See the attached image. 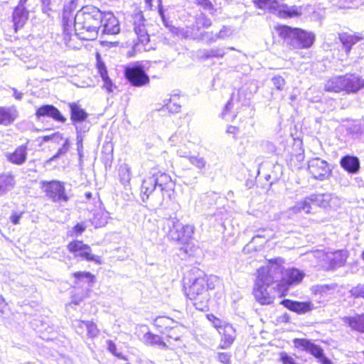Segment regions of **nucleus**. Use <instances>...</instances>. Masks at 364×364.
<instances>
[{"label":"nucleus","instance_id":"nucleus-1","mask_svg":"<svg viewBox=\"0 0 364 364\" xmlns=\"http://www.w3.org/2000/svg\"><path fill=\"white\" fill-rule=\"evenodd\" d=\"M188 282H185V291L191 300H199L195 302L196 309L203 310L208 300V289H213L219 282L216 276H208L199 269L193 270L189 274Z\"/></svg>","mask_w":364,"mask_h":364},{"label":"nucleus","instance_id":"nucleus-2","mask_svg":"<svg viewBox=\"0 0 364 364\" xmlns=\"http://www.w3.org/2000/svg\"><path fill=\"white\" fill-rule=\"evenodd\" d=\"M103 14L94 6H83L74 17L76 35L82 40L96 39L100 31Z\"/></svg>","mask_w":364,"mask_h":364},{"label":"nucleus","instance_id":"nucleus-3","mask_svg":"<svg viewBox=\"0 0 364 364\" xmlns=\"http://www.w3.org/2000/svg\"><path fill=\"white\" fill-rule=\"evenodd\" d=\"M282 273V267L277 264H272L270 267H262L257 270L254 296L261 304H269L273 302L274 296L271 294L268 288L280 278Z\"/></svg>","mask_w":364,"mask_h":364},{"label":"nucleus","instance_id":"nucleus-4","mask_svg":"<svg viewBox=\"0 0 364 364\" xmlns=\"http://www.w3.org/2000/svg\"><path fill=\"white\" fill-rule=\"evenodd\" d=\"M339 203L340 199L332 194H312L298 201L294 206L290 207L286 213L290 218L300 213H310L312 204L324 208L327 206L336 208Z\"/></svg>","mask_w":364,"mask_h":364},{"label":"nucleus","instance_id":"nucleus-5","mask_svg":"<svg viewBox=\"0 0 364 364\" xmlns=\"http://www.w3.org/2000/svg\"><path fill=\"white\" fill-rule=\"evenodd\" d=\"M277 31L279 36L293 48H309L315 41V35L313 33L301 28L281 26L278 27Z\"/></svg>","mask_w":364,"mask_h":364},{"label":"nucleus","instance_id":"nucleus-6","mask_svg":"<svg viewBox=\"0 0 364 364\" xmlns=\"http://www.w3.org/2000/svg\"><path fill=\"white\" fill-rule=\"evenodd\" d=\"M163 230L171 240L186 242L193 235L194 226L183 225L177 218H170L164 220Z\"/></svg>","mask_w":364,"mask_h":364},{"label":"nucleus","instance_id":"nucleus-7","mask_svg":"<svg viewBox=\"0 0 364 364\" xmlns=\"http://www.w3.org/2000/svg\"><path fill=\"white\" fill-rule=\"evenodd\" d=\"M70 109V120L75 126L77 133H85L90 129L89 122L87 121L88 114L76 102L69 103Z\"/></svg>","mask_w":364,"mask_h":364},{"label":"nucleus","instance_id":"nucleus-8","mask_svg":"<svg viewBox=\"0 0 364 364\" xmlns=\"http://www.w3.org/2000/svg\"><path fill=\"white\" fill-rule=\"evenodd\" d=\"M42 188L46 196L55 203L67 202L69 199L65 193L64 183L60 181H43Z\"/></svg>","mask_w":364,"mask_h":364},{"label":"nucleus","instance_id":"nucleus-9","mask_svg":"<svg viewBox=\"0 0 364 364\" xmlns=\"http://www.w3.org/2000/svg\"><path fill=\"white\" fill-rule=\"evenodd\" d=\"M124 75L130 84L135 87H142L149 82V77L139 63L127 67Z\"/></svg>","mask_w":364,"mask_h":364},{"label":"nucleus","instance_id":"nucleus-10","mask_svg":"<svg viewBox=\"0 0 364 364\" xmlns=\"http://www.w3.org/2000/svg\"><path fill=\"white\" fill-rule=\"evenodd\" d=\"M68 249L75 257H80L82 259L100 264V257L92 255L90 247L80 240H74L70 242L68 245Z\"/></svg>","mask_w":364,"mask_h":364},{"label":"nucleus","instance_id":"nucleus-11","mask_svg":"<svg viewBox=\"0 0 364 364\" xmlns=\"http://www.w3.org/2000/svg\"><path fill=\"white\" fill-rule=\"evenodd\" d=\"M308 169L314 178L320 181L326 179L331 172L327 162L319 158L311 159L309 161Z\"/></svg>","mask_w":364,"mask_h":364},{"label":"nucleus","instance_id":"nucleus-12","mask_svg":"<svg viewBox=\"0 0 364 364\" xmlns=\"http://www.w3.org/2000/svg\"><path fill=\"white\" fill-rule=\"evenodd\" d=\"M100 32L102 34L114 35L119 33V21L112 13L103 14V19L100 26Z\"/></svg>","mask_w":364,"mask_h":364},{"label":"nucleus","instance_id":"nucleus-13","mask_svg":"<svg viewBox=\"0 0 364 364\" xmlns=\"http://www.w3.org/2000/svg\"><path fill=\"white\" fill-rule=\"evenodd\" d=\"M36 117L39 121L43 117H50L62 123L66 121V119L62 115L58 109L51 105H45L38 107L36 112Z\"/></svg>","mask_w":364,"mask_h":364},{"label":"nucleus","instance_id":"nucleus-14","mask_svg":"<svg viewBox=\"0 0 364 364\" xmlns=\"http://www.w3.org/2000/svg\"><path fill=\"white\" fill-rule=\"evenodd\" d=\"M153 174L159 191L163 194L166 193L170 197L175 186L171 176L166 173L161 172L154 173Z\"/></svg>","mask_w":364,"mask_h":364},{"label":"nucleus","instance_id":"nucleus-15","mask_svg":"<svg viewBox=\"0 0 364 364\" xmlns=\"http://www.w3.org/2000/svg\"><path fill=\"white\" fill-rule=\"evenodd\" d=\"M134 29L138 36V40L144 44L149 41V35L145 28V19L141 12L135 14L133 16Z\"/></svg>","mask_w":364,"mask_h":364},{"label":"nucleus","instance_id":"nucleus-16","mask_svg":"<svg viewBox=\"0 0 364 364\" xmlns=\"http://www.w3.org/2000/svg\"><path fill=\"white\" fill-rule=\"evenodd\" d=\"M296 348L305 350L318 358L321 356L323 350L321 347L304 338H297L294 341Z\"/></svg>","mask_w":364,"mask_h":364},{"label":"nucleus","instance_id":"nucleus-17","mask_svg":"<svg viewBox=\"0 0 364 364\" xmlns=\"http://www.w3.org/2000/svg\"><path fill=\"white\" fill-rule=\"evenodd\" d=\"M286 308L297 314H302L311 311L314 304L311 301H295L289 299H284L281 302Z\"/></svg>","mask_w":364,"mask_h":364},{"label":"nucleus","instance_id":"nucleus-18","mask_svg":"<svg viewBox=\"0 0 364 364\" xmlns=\"http://www.w3.org/2000/svg\"><path fill=\"white\" fill-rule=\"evenodd\" d=\"M238 108L239 103L232 94L221 113V117L228 122L233 121L237 116Z\"/></svg>","mask_w":364,"mask_h":364},{"label":"nucleus","instance_id":"nucleus-19","mask_svg":"<svg viewBox=\"0 0 364 364\" xmlns=\"http://www.w3.org/2000/svg\"><path fill=\"white\" fill-rule=\"evenodd\" d=\"M222 339L220 344V348L222 349H227L233 343L236 333L233 326L229 323H225L222 329Z\"/></svg>","mask_w":364,"mask_h":364},{"label":"nucleus","instance_id":"nucleus-20","mask_svg":"<svg viewBox=\"0 0 364 364\" xmlns=\"http://www.w3.org/2000/svg\"><path fill=\"white\" fill-rule=\"evenodd\" d=\"M345 78V91L347 92H356L364 87V80L353 74H346Z\"/></svg>","mask_w":364,"mask_h":364},{"label":"nucleus","instance_id":"nucleus-21","mask_svg":"<svg viewBox=\"0 0 364 364\" xmlns=\"http://www.w3.org/2000/svg\"><path fill=\"white\" fill-rule=\"evenodd\" d=\"M18 113L14 106L0 107V124L8 126L18 117Z\"/></svg>","mask_w":364,"mask_h":364},{"label":"nucleus","instance_id":"nucleus-22","mask_svg":"<svg viewBox=\"0 0 364 364\" xmlns=\"http://www.w3.org/2000/svg\"><path fill=\"white\" fill-rule=\"evenodd\" d=\"M326 257L330 262L329 267L335 269L344 265L348 257V254L345 250H338L328 253Z\"/></svg>","mask_w":364,"mask_h":364},{"label":"nucleus","instance_id":"nucleus-23","mask_svg":"<svg viewBox=\"0 0 364 364\" xmlns=\"http://www.w3.org/2000/svg\"><path fill=\"white\" fill-rule=\"evenodd\" d=\"M72 4L73 3H70V5L65 6L63 9L62 23L65 35H69L70 32L72 31L73 26H74V18L73 17L71 8Z\"/></svg>","mask_w":364,"mask_h":364},{"label":"nucleus","instance_id":"nucleus-24","mask_svg":"<svg viewBox=\"0 0 364 364\" xmlns=\"http://www.w3.org/2000/svg\"><path fill=\"white\" fill-rule=\"evenodd\" d=\"M341 166L350 173H356L360 168V162L357 157L345 156L341 159Z\"/></svg>","mask_w":364,"mask_h":364},{"label":"nucleus","instance_id":"nucleus-25","mask_svg":"<svg viewBox=\"0 0 364 364\" xmlns=\"http://www.w3.org/2000/svg\"><path fill=\"white\" fill-rule=\"evenodd\" d=\"M27 158V147L26 146H20L16 150L7 155L8 160L14 164H23Z\"/></svg>","mask_w":364,"mask_h":364},{"label":"nucleus","instance_id":"nucleus-26","mask_svg":"<svg viewBox=\"0 0 364 364\" xmlns=\"http://www.w3.org/2000/svg\"><path fill=\"white\" fill-rule=\"evenodd\" d=\"M345 78L343 76H334L325 84V90L328 92H339L345 90Z\"/></svg>","mask_w":364,"mask_h":364},{"label":"nucleus","instance_id":"nucleus-27","mask_svg":"<svg viewBox=\"0 0 364 364\" xmlns=\"http://www.w3.org/2000/svg\"><path fill=\"white\" fill-rule=\"evenodd\" d=\"M304 275L302 271L296 268H290L286 269L284 273V278L291 285L297 284L302 281Z\"/></svg>","mask_w":364,"mask_h":364},{"label":"nucleus","instance_id":"nucleus-28","mask_svg":"<svg viewBox=\"0 0 364 364\" xmlns=\"http://www.w3.org/2000/svg\"><path fill=\"white\" fill-rule=\"evenodd\" d=\"M28 13L26 8L16 7L13 13V21L16 29L21 28L28 19Z\"/></svg>","mask_w":364,"mask_h":364},{"label":"nucleus","instance_id":"nucleus-29","mask_svg":"<svg viewBox=\"0 0 364 364\" xmlns=\"http://www.w3.org/2000/svg\"><path fill=\"white\" fill-rule=\"evenodd\" d=\"M343 320L352 329L364 332V314L353 317H345Z\"/></svg>","mask_w":364,"mask_h":364},{"label":"nucleus","instance_id":"nucleus-30","mask_svg":"<svg viewBox=\"0 0 364 364\" xmlns=\"http://www.w3.org/2000/svg\"><path fill=\"white\" fill-rule=\"evenodd\" d=\"M223 30H220L218 33H213V32L203 31V34L196 33L193 34L195 38H198V41H203L208 44L213 43L218 39L225 38V36H223Z\"/></svg>","mask_w":364,"mask_h":364},{"label":"nucleus","instance_id":"nucleus-31","mask_svg":"<svg viewBox=\"0 0 364 364\" xmlns=\"http://www.w3.org/2000/svg\"><path fill=\"white\" fill-rule=\"evenodd\" d=\"M15 184V180L11 174L0 175V196L11 190Z\"/></svg>","mask_w":364,"mask_h":364},{"label":"nucleus","instance_id":"nucleus-32","mask_svg":"<svg viewBox=\"0 0 364 364\" xmlns=\"http://www.w3.org/2000/svg\"><path fill=\"white\" fill-rule=\"evenodd\" d=\"M361 39L362 37L347 33L340 35V40L342 42L346 53H349L351 47Z\"/></svg>","mask_w":364,"mask_h":364},{"label":"nucleus","instance_id":"nucleus-33","mask_svg":"<svg viewBox=\"0 0 364 364\" xmlns=\"http://www.w3.org/2000/svg\"><path fill=\"white\" fill-rule=\"evenodd\" d=\"M158 190L157 184L154 176V174L143 181L141 185V193L149 198V196L154 191Z\"/></svg>","mask_w":364,"mask_h":364},{"label":"nucleus","instance_id":"nucleus-34","mask_svg":"<svg viewBox=\"0 0 364 364\" xmlns=\"http://www.w3.org/2000/svg\"><path fill=\"white\" fill-rule=\"evenodd\" d=\"M204 31L201 30L200 27H196V23L191 27H187L186 29L182 28L178 30L177 32L178 36H181L184 38H191L193 40H198V38H195L193 37V34H203Z\"/></svg>","mask_w":364,"mask_h":364},{"label":"nucleus","instance_id":"nucleus-35","mask_svg":"<svg viewBox=\"0 0 364 364\" xmlns=\"http://www.w3.org/2000/svg\"><path fill=\"white\" fill-rule=\"evenodd\" d=\"M42 4V11L48 16L50 12L57 11L61 5L62 0H41Z\"/></svg>","mask_w":364,"mask_h":364},{"label":"nucleus","instance_id":"nucleus-36","mask_svg":"<svg viewBox=\"0 0 364 364\" xmlns=\"http://www.w3.org/2000/svg\"><path fill=\"white\" fill-rule=\"evenodd\" d=\"M184 329L185 328L183 325L176 321L175 323L172 324L164 333H166L169 338L177 341L183 333Z\"/></svg>","mask_w":364,"mask_h":364},{"label":"nucleus","instance_id":"nucleus-37","mask_svg":"<svg viewBox=\"0 0 364 364\" xmlns=\"http://www.w3.org/2000/svg\"><path fill=\"white\" fill-rule=\"evenodd\" d=\"M119 178L124 186L129 183L131 180V168L127 164H122L119 166Z\"/></svg>","mask_w":364,"mask_h":364},{"label":"nucleus","instance_id":"nucleus-38","mask_svg":"<svg viewBox=\"0 0 364 364\" xmlns=\"http://www.w3.org/2000/svg\"><path fill=\"white\" fill-rule=\"evenodd\" d=\"M189 163L193 165L199 172H202L207 166V161L205 159L199 154L191 155L188 159Z\"/></svg>","mask_w":364,"mask_h":364},{"label":"nucleus","instance_id":"nucleus-39","mask_svg":"<svg viewBox=\"0 0 364 364\" xmlns=\"http://www.w3.org/2000/svg\"><path fill=\"white\" fill-rule=\"evenodd\" d=\"M175 321L168 317L159 316L154 320V325L161 328L163 331L165 332L171 327V326H172V324L175 323Z\"/></svg>","mask_w":364,"mask_h":364},{"label":"nucleus","instance_id":"nucleus-40","mask_svg":"<svg viewBox=\"0 0 364 364\" xmlns=\"http://www.w3.org/2000/svg\"><path fill=\"white\" fill-rule=\"evenodd\" d=\"M73 275L77 281H85L88 285L94 282V276L88 272H77Z\"/></svg>","mask_w":364,"mask_h":364},{"label":"nucleus","instance_id":"nucleus-41","mask_svg":"<svg viewBox=\"0 0 364 364\" xmlns=\"http://www.w3.org/2000/svg\"><path fill=\"white\" fill-rule=\"evenodd\" d=\"M289 285L290 284H288L287 281L284 279L277 283V285L273 287V289L279 296H284L287 292Z\"/></svg>","mask_w":364,"mask_h":364},{"label":"nucleus","instance_id":"nucleus-42","mask_svg":"<svg viewBox=\"0 0 364 364\" xmlns=\"http://www.w3.org/2000/svg\"><path fill=\"white\" fill-rule=\"evenodd\" d=\"M225 51L222 48H211L210 50H205L203 51V56L205 58L217 57V58H223L225 55Z\"/></svg>","mask_w":364,"mask_h":364},{"label":"nucleus","instance_id":"nucleus-43","mask_svg":"<svg viewBox=\"0 0 364 364\" xmlns=\"http://www.w3.org/2000/svg\"><path fill=\"white\" fill-rule=\"evenodd\" d=\"M146 338L148 342L151 344L157 345L163 348L167 347L166 344L162 341L161 338L159 336L154 335L151 333H147L146 335Z\"/></svg>","mask_w":364,"mask_h":364},{"label":"nucleus","instance_id":"nucleus-44","mask_svg":"<svg viewBox=\"0 0 364 364\" xmlns=\"http://www.w3.org/2000/svg\"><path fill=\"white\" fill-rule=\"evenodd\" d=\"M196 26L203 28H208L211 26L212 21L203 14L199 15L196 18Z\"/></svg>","mask_w":364,"mask_h":364},{"label":"nucleus","instance_id":"nucleus-45","mask_svg":"<svg viewBox=\"0 0 364 364\" xmlns=\"http://www.w3.org/2000/svg\"><path fill=\"white\" fill-rule=\"evenodd\" d=\"M87 335L90 338H94L99 335V329L97 325L92 321H87L86 324Z\"/></svg>","mask_w":364,"mask_h":364},{"label":"nucleus","instance_id":"nucleus-46","mask_svg":"<svg viewBox=\"0 0 364 364\" xmlns=\"http://www.w3.org/2000/svg\"><path fill=\"white\" fill-rule=\"evenodd\" d=\"M272 237V231L268 229H261L257 231V234L252 237V241L257 238H264L269 240Z\"/></svg>","mask_w":364,"mask_h":364},{"label":"nucleus","instance_id":"nucleus-47","mask_svg":"<svg viewBox=\"0 0 364 364\" xmlns=\"http://www.w3.org/2000/svg\"><path fill=\"white\" fill-rule=\"evenodd\" d=\"M272 82L274 87L278 90H283L285 85V80L280 75L274 76L272 78Z\"/></svg>","mask_w":364,"mask_h":364},{"label":"nucleus","instance_id":"nucleus-48","mask_svg":"<svg viewBox=\"0 0 364 364\" xmlns=\"http://www.w3.org/2000/svg\"><path fill=\"white\" fill-rule=\"evenodd\" d=\"M211 318H213V324L214 327L215 328H217V330L218 331V332L220 333H221L222 329L223 328L224 324L225 323L223 322L221 320L216 318L214 315H208V318L209 319V321H211Z\"/></svg>","mask_w":364,"mask_h":364},{"label":"nucleus","instance_id":"nucleus-49","mask_svg":"<svg viewBox=\"0 0 364 364\" xmlns=\"http://www.w3.org/2000/svg\"><path fill=\"white\" fill-rule=\"evenodd\" d=\"M63 139L62 135L59 132L54 133L51 135H46L43 136V141L45 142L49 141H53L55 142H59Z\"/></svg>","mask_w":364,"mask_h":364},{"label":"nucleus","instance_id":"nucleus-50","mask_svg":"<svg viewBox=\"0 0 364 364\" xmlns=\"http://www.w3.org/2000/svg\"><path fill=\"white\" fill-rule=\"evenodd\" d=\"M107 344V350L112 353L114 355L118 357V358H121L122 357V353H118L117 352V346L116 345L112 342V341L111 340H107L106 341Z\"/></svg>","mask_w":364,"mask_h":364},{"label":"nucleus","instance_id":"nucleus-51","mask_svg":"<svg viewBox=\"0 0 364 364\" xmlns=\"http://www.w3.org/2000/svg\"><path fill=\"white\" fill-rule=\"evenodd\" d=\"M87 323V321L76 320L75 321L73 322V325L76 328L77 332L79 334H81L83 333L84 328H86Z\"/></svg>","mask_w":364,"mask_h":364},{"label":"nucleus","instance_id":"nucleus-52","mask_svg":"<svg viewBox=\"0 0 364 364\" xmlns=\"http://www.w3.org/2000/svg\"><path fill=\"white\" fill-rule=\"evenodd\" d=\"M69 148H70V141H69L68 139H66L63 144V146L58 149L57 154L53 156V158L54 159L57 158V157L60 156V155L65 154L66 152L68 151Z\"/></svg>","mask_w":364,"mask_h":364},{"label":"nucleus","instance_id":"nucleus-53","mask_svg":"<svg viewBox=\"0 0 364 364\" xmlns=\"http://www.w3.org/2000/svg\"><path fill=\"white\" fill-rule=\"evenodd\" d=\"M231 355L228 353H219L218 360L223 364H230Z\"/></svg>","mask_w":364,"mask_h":364},{"label":"nucleus","instance_id":"nucleus-54","mask_svg":"<svg viewBox=\"0 0 364 364\" xmlns=\"http://www.w3.org/2000/svg\"><path fill=\"white\" fill-rule=\"evenodd\" d=\"M177 154L180 157L185 158V159H188L189 158V156L191 155V151L188 149H187L186 147L181 146L177 150Z\"/></svg>","mask_w":364,"mask_h":364},{"label":"nucleus","instance_id":"nucleus-55","mask_svg":"<svg viewBox=\"0 0 364 364\" xmlns=\"http://www.w3.org/2000/svg\"><path fill=\"white\" fill-rule=\"evenodd\" d=\"M168 112L171 113H178L181 109V105L176 103H171V102L166 105Z\"/></svg>","mask_w":364,"mask_h":364},{"label":"nucleus","instance_id":"nucleus-56","mask_svg":"<svg viewBox=\"0 0 364 364\" xmlns=\"http://www.w3.org/2000/svg\"><path fill=\"white\" fill-rule=\"evenodd\" d=\"M352 294L356 297L364 298V284L359 285L352 290Z\"/></svg>","mask_w":364,"mask_h":364},{"label":"nucleus","instance_id":"nucleus-57","mask_svg":"<svg viewBox=\"0 0 364 364\" xmlns=\"http://www.w3.org/2000/svg\"><path fill=\"white\" fill-rule=\"evenodd\" d=\"M22 213H14L10 217V220L14 225H17L20 222V219L21 218Z\"/></svg>","mask_w":364,"mask_h":364},{"label":"nucleus","instance_id":"nucleus-58","mask_svg":"<svg viewBox=\"0 0 364 364\" xmlns=\"http://www.w3.org/2000/svg\"><path fill=\"white\" fill-rule=\"evenodd\" d=\"M196 3L204 9H208L212 6V4L209 0H195Z\"/></svg>","mask_w":364,"mask_h":364},{"label":"nucleus","instance_id":"nucleus-59","mask_svg":"<svg viewBox=\"0 0 364 364\" xmlns=\"http://www.w3.org/2000/svg\"><path fill=\"white\" fill-rule=\"evenodd\" d=\"M98 70L102 79H107V77H108L106 68L103 64H99Z\"/></svg>","mask_w":364,"mask_h":364},{"label":"nucleus","instance_id":"nucleus-60","mask_svg":"<svg viewBox=\"0 0 364 364\" xmlns=\"http://www.w3.org/2000/svg\"><path fill=\"white\" fill-rule=\"evenodd\" d=\"M104 81V87L107 90V92H111L113 91L112 90V83L110 79L107 77V79H102Z\"/></svg>","mask_w":364,"mask_h":364},{"label":"nucleus","instance_id":"nucleus-61","mask_svg":"<svg viewBox=\"0 0 364 364\" xmlns=\"http://www.w3.org/2000/svg\"><path fill=\"white\" fill-rule=\"evenodd\" d=\"M226 132L230 134H233L234 136L239 133V128L235 126H228L226 129Z\"/></svg>","mask_w":364,"mask_h":364},{"label":"nucleus","instance_id":"nucleus-62","mask_svg":"<svg viewBox=\"0 0 364 364\" xmlns=\"http://www.w3.org/2000/svg\"><path fill=\"white\" fill-rule=\"evenodd\" d=\"M80 134L81 133H77V151H78V154H79L80 156H81V155H82L81 152H82V137L81 136Z\"/></svg>","mask_w":364,"mask_h":364},{"label":"nucleus","instance_id":"nucleus-63","mask_svg":"<svg viewBox=\"0 0 364 364\" xmlns=\"http://www.w3.org/2000/svg\"><path fill=\"white\" fill-rule=\"evenodd\" d=\"M85 230V226L83 224H77L73 228V231L76 233V235H80Z\"/></svg>","mask_w":364,"mask_h":364},{"label":"nucleus","instance_id":"nucleus-64","mask_svg":"<svg viewBox=\"0 0 364 364\" xmlns=\"http://www.w3.org/2000/svg\"><path fill=\"white\" fill-rule=\"evenodd\" d=\"M317 359L321 364H332L331 361L324 355L323 353Z\"/></svg>","mask_w":364,"mask_h":364}]
</instances>
